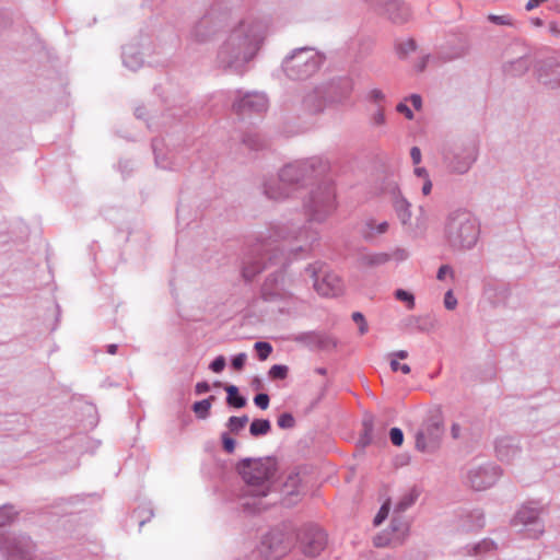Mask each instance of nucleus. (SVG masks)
I'll list each match as a JSON object with an SVG mask.
<instances>
[{
  "mask_svg": "<svg viewBox=\"0 0 560 560\" xmlns=\"http://www.w3.org/2000/svg\"><path fill=\"white\" fill-rule=\"evenodd\" d=\"M300 167L287 165L282 168L278 182L269 183L266 187V195L271 199H280L289 195V185L299 179Z\"/></svg>",
  "mask_w": 560,
  "mask_h": 560,
  "instance_id": "7ed1b4c3",
  "label": "nucleus"
},
{
  "mask_svg": "<svg viewBox=\"0 0 560 560\" xmlns=\"http://www.w3.org/2000/svg\"><path fill=\"white\" fill-rule=\"evenodd\" d=\"M375 545H376V546H378V547H381V546H385V545H386V542H383V541L381 540V537H376V538H375Z\"/></svg>",
  "mask_w": 560,
  "mask_h": 560,
  "instance_id": "3c124183",
  "label": "nucleus"
},
{
  "mask_svg": "<svg viewBox=\"0 0 560 560\" xmlns=\"http://www.w3.org/2000/svg\"><path fill=\"white\" fill-rule=\"evenodd\" d=\"M211 408V401L210 399H203L200 401H197L194 404V411L199 418H206L209 413V410Z\"/></svg>",
  "mask_w": 560,
  "mask_h": 560,
  "instance_id": "2eb2a0df",
  "label": "nucleus"
},
{
  "mask_svg": "<svg viewBox=\"0 0 560 560\" xmlns=\"http://www.w3.org/2000/svg\"><path fill=\"white\" fill-rule=\"evenodd\" d=\"M460 433V427L458 424H453L452 427V435L454 439H457Z\"/></svg>",
  "mask_w": 560,
  "mask_h": 560,
  "instance_id": "a18cd8bd",
  "label": "nucleus"
},
{
  "mask_svg": "<svg viewBox=\"0 0 560 560\" xmlns=\"http://www.w3.org/2000/svg\"><path fill=\"white\" fill-rule=\"evenodd\" d=\"M495 472L485 468L474 470L469 475V481L471 487L478 491L491 487L495 482Z\"/></svg>",
  "mask_w": 560,
  "mask_h": 560,
  "instance_id": "1a4fd4ad",
  "label": "nucleus"
},
{
  "mask_svg": "<svg viewBox=\"0 0 560 560\" xmlns=\"http://www.w3.org/2000/svg\"><path fill=\"white\" fill-rule=\"evenodd\" d=\"M392 358H395L397 361L398 359L404 360L407 359L408 352L405 350H399L390 355Z\"/></svg>",
  "mask_w": 560,
  "mask_h": 560,
  "instance_id": "37998d69",
  "label": "nucleus"
},
{
  "mask_svg": "<svg viewBox=\"0 0 560 560\" xmlns=\"http://www.w3.org/2000/svg\"><path fill=\"white\" fill-rule=\"evenodd\" d=\"M537 516L538 512L535 509L524 506L517 512L516 518L523 524H528L534 522Z\"/></svg>",
  "mask_w": 560,
  "mask_h": 560,
  "instance_id": "ddd939ff",
  "label": "nucleus"
},
{
  "mask_svg": "<svg viewBox=\"0 0 560 560\" xmlns=\"http://www.w3.org/2000/svg\"><path fill=\"white\" fill-rule=\"evenodd\" d=\"M246 358L247 357L245 353H240V354L235 355L232 360L233 369L236 371H241L245 365Z\"/></svg>",
  "mask_w": 560,
  "mask_h": 560,
  "instance_id": "c756f323",
  "label": "nucleus"
},
{
  "mask_svg": "<svg viewBox=\"0 0 560 560\" xmlns=\"http://www.w3.org/2000/svg\"><path fill=\"white\" fill-rule=\"evenodd\" d=\"M417 495L413 493V492H410L409 494H407L397 505V509L399 511H405L408 506H410L415 500H416Z\"/></svg>",
  "mask_w": 560,
  "mask_h": 560,
  "instance_id": "bb28decb",
  "label": "nucleus"
},
{
  "mask_svg": "<svg viewBox=\"0 0 560 560\" xmlns=\"http://www.w3.org/2000/svg\"><path fill=\"white\" fill-rule=\"evenodd\" d=\"M372 121L376 126H381L385 122V116L382 107H377L376 112L372 116Z\"/></svg>",
  "mask_w": 560,
  "mask_h": 560,
  "instance_id": "473e14b6",
  "label": "nucleus"
},
{
  "mask_svg": "<svg viewBox=\"0 0 560 560\" xmlns=\"http://www.w3.org/2000/svg\"><path fill=\"white\" fill-rule=\"evenodd\" d=\"M268 102L265 95L259 93L245 94L233 103V110L238 115L261 113L267 109Z\"/></svg>",
  "mask_w": 560,
  "mask_h": 560,
  "instance_id": "20e7f679",
  "label": "nucleus"
},
{
  "mask_svg": "<svg viewBox=\"0 0 560 560\" xmlns=\"http://www.w3.org/2000/svg\"><path fill=\"white\" fill-rule=\"evenodd\" d=\"M396 298L399 301H404L408 303V308L411 310L415 306L413 295L405 290H397L395 293Z\"/></svg>",
  "mask_w": 560,
  "mask_h": 560,
  "instance_id": "6ab92c4d",
  "label": "nucleus"
},
{
  "mask_svg": "<svg viewBox=\"0 0 560 560\" xmlns=\"http://www.w3.org/2000/svg\"><path fill=\"white\" fill-rule=\"evenodd\" d=\"M304 66L303 74H307L308 72L315 69V62H310L308 59L303 57V51L292 56L290 59L285 60V70L288 72H292L295 68L300 66Z\"/></svg>",
  "mask_w": 560,
  "mask_h": 560,
  "instance_id": "9d476101",
  "label": "nucleus"
},
{
  "mask_svg": "<svg viewBox=\"0 0 560 560\" xmlns=\"http://www.w3.org/2000/svg\"><path fill=\"white\" fill-rule=\"evenodd\" d=\"M228 393V404L235 408H242L246 405V399L238 395V390L235 386L230 385L225 388Z\"/></svg>",
  "mask_w": 560,
  "mask_h": 560,
  "instance_id": "f8f14e48",
  "label": "nucleus"
},
{
  "mask_svg": "<svg viewBox=\"0 0 560 560\" xmlns=\"http://www.w3.org/2000/svg\"><path fill=\"white\" fill-rule=\"evenodd\" d=\"M410 102L412 104V106L416 108V109H420L421 108V105H422V101H421V97L420 95L418 94H412L410 96Z\"/></svg>",
  "mask_w": 560,
  "mask_h": 560,
  "instance_id": "58836bf2",
  "label": "nucleus"
},
{
  "mask_svg": "<svg viewBox=\"0 0 560 560\" xmlns=\"http://www.w3.org/2000/svg\"><path fill=\"white\" fill-rule=\"evenodd\" d=\"M393 532L397 533L396 537L393 538L394 540H400L402 537H405L408 533V525L405 522L401 521H394L392 524Z\"/></svg>",
  "mask_w": 560,
  "mask_h": 560,
  "instance_id": "f3484780",
  "label": "nucleus"
},
{
  "mask_svg": "<svg viewBox=\"0 0 560 560\" xmlns=\"http://www.w3.org/2000/svg\"><path fill=\"white\" fill-rule=\"evenodd\" d=\"M1 549H7V550H9L10 548H9V547H4V546H2V545H1Z\"/></svg>",
  "mask_w": 560,
  "mask_h": 560,
  "instance_id": "864d4df0",
  "label": "nucleus"
},
{
  "mask_svg": "<svg viewBox=\"0 0 560 560\" xmlns=\"http://www.w3.org/2000/svg\"><path fill=\"white\" fill-rule=\"evenodd\" d=\"M223 448L228 453H233L235 450V441L228 434H222Z\"/></svg>",
  "mask_w": 560,
  "mask_h": 560,
  "instance_id": "c85d7f7f",
  "label": "nucleus"
},
{
  "mask_svg": "<svg viewBox=\"0 0 560 560\" xmlns=\"http://www.w3.org/2000/svg\"><path fill=\"white\" fill-rule=\"evenodd\" d=\"M410 156L413 162V164H419L421 162V151L418 147H413L410 150Z\"/></svg>",
  "mask_w": 560,
  "mask_h": 560,
  "instance_id": "f704fd0d",
  "label": "nucleus"
},
{
  "mask_svg": "<svg viewBox=\"0 0 560 560\" xmlns=\"http://www.w3.org/2000/svg\"><path fill=\"white\" fill-rule=\"evenodd\" d=\"M116 351H117V346H116V345H109V346H108V352H109L110 354H115V353H116Z\"/></svg>",
  "mask_w": 560,
  "mask_h": 560,
  "instance_id": "09e8293b",
  "label": "nucleus"
},
{
  "mask_svg": "<svg viewBox=\"0 0 560 560\" xmlns=\"http://www.w3.org/2000/svg\"><path fill=\"white\" fill-rule=\"evenodd\" d=\"M254 348L257 352L259 360H266L270 353L272 352V347L269 342L258 341L254 345Z\"/></svg>",
  "mask_w": 560,
  "mask_h": 560,
  "instance_id": "dca6fc26",
  "label": "nucleus"
},
{
  "mask_svg": "<svg viewBox=\"0 0 560 560\" xmlns=\"http://www.w3.org/2000/svg\"><path fill=\"white\" fill-rule=\"evenodd\" d=\"M389 503L385 502L380 509L377 515L375 516L374 523L375 525H380L388 515Z\"/></svg>",
  "mask_w": 560,
  "mask_h": 560,
  "instance_id": "cd10ccee",
  "label": "nucleus"
},
{
  "mask_svg": "<svg viewBox=\"0 0 560 560\" xmlns=\"http://www.w3.org/2000/svg\"><path fill=\"white\" fill-rule=\"evenodd\" d=\"M210 389V386L207 382H200V383H197L196 385V393L197 394H203V393H207L209 392Z\"/></svg>",
  "mask_w": 560,
  "mask_h": 560,
  "instance_id": "ea45409f",
  "label": "nucleus"
},
{
  "mask_svg": "<svg viewBox=\"0 0 560 560\" xmlns=\"http://www.w3.org/2000/svg\"><path fill=\"white\" fill-rule=\"evenodd\" d=\"M368 100L375 103L377 107H381V104L385 100L384 93L378 89H373L368 94Z\"/></svg>",
  "mask_w": 560,
  "mask_h": 560,
  "instance_id": "aec40b11",
  "label": "nucleus"
},
{
  "mask_svg": "<svg viewBox=\"0 0 560 560\" xmlns=\"http://www.w3.org/2000/svg\"><path fill=\"white\" fill-rule=\"evenodd\" d=\"M446 275H451L453 277V270L448 266H446V265L441 266L439 271H438V276H436L438 279L439 280H444Z\"/></svg>",
  "mask_w": 560,
  "mask_h": 560,
  "instance_id": "e433bc0d",
  "label": "nucleus"
},
{
  "mask_svg": "<svg viewBox=\"0 0 560 560\" xmlns=\"http://www.w3.org/2000/svg\"><path fill=\"white\" fill-rule=\"evenodd\" d=\"M298 481H300V478L298 475L294 477L290 476L288 482L285 483V488L290 487V482H292V485H295V482H298Z\"/></svg>",
  "mask_w": 560,
  "mask_h": 560,
  "instance_id": "de8ad7c7",
  "label": "nucleus"
},
{
  "mask_svg": "<svg viewBox=\"0 0 560 560\" xmlns=\"http://www.w3.org/2000/svg\"><path fill=\"white\" fill-rule=\"evenodd\" d=\"M248 422V417H231L228 422V427L231 432L238 433L241 430L245 428Z\"/></svg>",
  "mask_w": 560,
  "mask_h": 560,
  "instance_id": "4468645a",
  "label": "nucleus"
},
{
  "mask_svg": "<svg viewBox=\"0 0 560 560\" xmlns=\"http://www.w3.org/2000/svg\"><path fill=\"white\" fill-rule=\"evenodd\" d=\"M431 189H432V183L429 178H425L424 179V184L422 186V192L423 195H429L431 192Z\"/></svg>",
  "mask_w": 560,
  "mask_h": 560,
  "instance_id": "79ce46f5",
  "label": "nucleus"
},
{
  "mask_svg": "<svg viewBox=\"0 0 560 560\" xmlns=\"http://www.w3.org/2000/svg\"><path fill=\"white\" fill-rule=\"evenodd\" d=\"M271 430L269 420L256 419L250 423L249 432L253 436L266 435Z\"/></svg>",
  "mask_w": 560,
  "mask_h": 560,
  "instance_id": "9b49d317",
  "label": "nucleus"
},
{
  "mask_svg": "<svg viewBox=\"0 0 560 560\" xmlns=\"http://www.w3.org/2000/svg\"><path fill=\"white\" fill-rule=\"evenodd\" d=\"M262 545L267 548L265 551L266 556L277 559L287 553L291 546V540L281 532H272L265 538Z\"/></svg>",
  "mask_w": 560,
  "mask_h": 560,
  "instance_id": "423d86ee",
  "label": "nucleus"
},
{
  "mask_svg": "<svg viewBox=\"0 0 560 560\" xmlns=\"http://www.w3.org/2000/svg\"><path fill=\"white\" fill-rule=\"evenodd\" d=\"M415 174L419 177H423L424 179L429 178L428 173H427L425 168H423V167H417L415 170Z\"/></svg>",
  "mask_w": 560,
  "mask_h": 560,
  "instance_id": "c03bdc74",
  "label": "nucleus"
},
{
  "mask_svg": "<svg viewBox=\"0 0 560 560\" xmlns=\"http://www.w3.org/2000/svg\"><path fill=\"white\" fill-rule=\"evenodd\" d=\"M444 304L447 310H454L457 305V300L451 290L445 293Z\"/></svg>",
  "mask_w": 560,
  "mask_h": 560,
  "instance_id": "7c9ffc66",
  "label": "nucleus"
},
{
  "mask_svg": "<svg viewBox=\"0 0 560 560\" xmlns=\"http://www.w3.org/2000/svg\"><path fill=\"white\" fill-rule=\"evenodd\" d=\"M236 470L252 497L268 495L278 474L277 460L272 457L244 458L236 465Z\"/></svg>",
  "mask_w": 560,
  "mask_h": 560,
  "instance_id": "f257e3e1",
  "label": "nucleus"
},
{
  "mask_svg": "<svg viewBox=\"0 0 560 560\" xmlns=\"http://www.w3.org/2000/svg\"><path fill=\"white\" fill-rule=\"evenodd\" d=\"M352 319L359 325L360 335H364L368 332V324L365 322L364 316L361 313H359V312L353 313Z\"/></svg>",
  "mask_w": 560,
  "mask_h": 560,
  "instance_id": "412c9836",
  "label": "nucleus"
},
{
  "mask_svg": "<svg viewBox=\"0 0 560 560\" xmlns=\"http://www.w3.org/2000/svg\"><path fill=\"white\" fill-rule=\"evenodd\" d=\"M397 110L399 113L404 114L406 116V118H408V119L413 118V114H412L411 109L404 103H400L397 105Z\"/></svg>",
  "mask_w": 560,
  "mask_h": 560,
  "instance_id": "72a5a7b5",
  "label": "nucleus"
},
{
  "mask_svg": "<svg viewBox=\"0 0 560 560\" xmlns=\"http://www.w3.org/2000/svg\"><path fill=\"white\" fill-rule=\"evenodd\" d=\"M390 368L394 372L410 373V366L408 364H400L395 358H390Z\"/></svg>",
  "mask_w": 560,
  "mask_h": 560,
  "instance_id": "393cba45",
  "label": "nucleus"
},
{
  "mask_svg": "<svg viewBox=\"0 0 560 560\" xmlns=\"http://www.w3.org/2000/svg\"><path fill=\"white\" fill-rule=\"evenodd\" d=\"M390 441L394 445L400 446L404 442V434L400 429L393 428L389 432Z\"/></svg>",
  "mask_w": 560,
  "mask_h": 560,
  "instance_id": "b1692460",
  "label": "nucleus"
},
{
  "mask_svg": "<svg viewBox=\"0 0 560 560\" xmlns=\"http://www.w3.org/2000/svg\"><path fill=\"white\" fill-rule=\"evenodd\" d=\"M327 545V535L320 529L310 530L302 539V551L305 556H318Z\"/></svg>",
  "mask_w": 560,
  "mask_h": 560,
  "instance_id": "0eeeda50",
  "label": "nucleus"
},
{
  "mask_svg": "<svg viewBox=\"0 0 560 560\" xmlns=\"http://www.w3.org/2000/svg\"><path fill=\"white\" fill-rule=\"evenodd\" d=\"M278 425L282 429H289L294 425V418L290 413H282L278 418Z\"/></svg>",
  "mask_w": 560,
  "mask_h": 560,
  "instance_id": "4be33fe9",
  "label": "nucleus"
},
{
  "mask_svg": "<svg viewBox=\"0 0 560 560\" xmlns=\"http://www.w3.org/2000/svg\"><path fill=\"white\" fill-rule=\"evenodd\" d=\"M489 19L491 21L495 22L497 24H501V25L510 24L509 18L504 16V15H501V16L490 15Z\"/></svg>",
  "mask_w": 560,
  "mask_h": 560,
  "instance_id": "4c0bfd02",
  "label": "nucleus"
},
{
  "mask_svg": "<svg viewBox=\"0 0 560 560\" xmlns=\"http://www.w3.org/2000/svg\"><path fill=\"white\" fill-rule=\"evenodd\" d=\"M288 375V368L285 365H273L269 370V376L273 380H283Z\"/></svg>",
  "mask_w": 560,
  "mask_h": 560,
  "instance_id": "a211bd4d",
  "label": "nucleus"
},
{
  "mask_svg": "<svg viewBox=\"0 0 560 560\" xmlns=\"http://www.w3.org/2000/svg\"><path fill=\"white\" fill-rule=\"evenodd\" d=\"M314 288L323 296H337L343 291V282L338 275L326 272L316 277Z\"/></svg>",
  "mask_w": 560,
  "mask_h": 560,
  "instance_id": "39448f33",
  "label": "nucleus"
},
{
  "mask_svg": "<svg viewBox=\"0 0 560 560\" xmlns=\"http://www.w3.org/2000/svg\"><path fill=\"white\" fill-rule=\"evenodd\" d=\"M478 233V224L469 212H455L447 221L446 236L453 247L470 248L476 243Z\"/></svg>",
  "mask_w": 560,
  "mask_h": 560,
  "instance_id": "f03ea898",
  "label": "nucleus"
},
{
  "mask_svg": "<svg viewBox=\"0 0 560 560\" xmlns=\"http://www.w3.org/2000/svg\"><path fill=\"white\" fill-rule=\"evenodd\" d=\"M259 271H260V267L259 266H256L254 269H250L249 267H244L243 276H244L245 279L249 280Z\"/></svg>",
  "mask_w": 560,
  "mask_h": 560,
  "instance_id": "c9c22d12",
  "label": "nucleus"
},
{
  "mask_svg": "<svg viewBox=\"0 0 560 560\" xmlns=\"http://www.w3.org/2000/svg\"><path fill=\"white\" fill-rule=\"evenodd\" d=\"M546 1L547 0H528V2L526 3V10L532 11Z\"/></svg>",
  "mask_w": 560,
  "mask_h": 560,
  "instance_id": "a19ab883",
  "label": "nucleus"
},
{
  "mask_svg": "<svg viewBox=\"0 0 560 560\" xmlns=\"http://www.w3.org/2000/svg\"><path fill=\"white\" fill-rule=\"evenodd\" d=\"M416 49V44L412 39H409L407 43H406V51H412Z\"/></svg>",
  "mask_w": 560,
  "mask_h": 560,
  "instance_id": "49530a36",
  "label": "nucleus"
},
{
  "mask_svg": "<svg viewBox=\"0 0 560 560\" xmlns=\"http://www.w3.org/2000/svg\"><path fill=\"white\" fill-rule=\"evenodd\" d=\"M13 513L11 508H1L0 509V526H4L9 524L13 520Z\"/></svg>",
  "mask_w": 560,
  "mask_h": 560,
  "instance_id": "5701e85b",
  "label": "nucleus"
},
{
  "mask_svg": "<svg viewBox=\"0 0 560 560\" xmlns=\"http://www.w3.org/2000/svg\"><path fill=\"white\" fill-rule=\"evenodd\" d=\"M317 371L319 372V374H324L325 373V371L322 370V369H318Z\"/></svg>",
  "mask_w": 560,
  "mask_h": 560,
  "instance_id": "603ef678",
  "label": "nucleus"
},
{
  "mask_svg": "<svg viewBox=\"0 0 560 560\" xmlns=\"http://www.w3.org/2000/svg\"><path fill=\"white\" fill-rule=\"evenodd\" d=\"M386 229H387V223L386 222L380 224L378 233H384L386 231Z\"/></svg>",
  "mask_w": 560,
  "mask_h": 560,
  "instance_id": "8fccbe9b",
  "label": "nucleus"
},
{
  "mask_svg": "<svg viewBox=\"0 0 560 560\" xmlns=\"http://www.w3.org/2000/svg\"><path fill=\"white\" fill-rule=\"evenodd\" d=\"M254 402L256 404L257 407H259L260 409L265 410L269 406V396L267 394H264V393L258 394V395L255 396Z\"/></svg>",
  "mask_w": 560,
  "mask_h": 560,
  "instance_id": "a878e982",
  "label": "nucleus"
},
{
  "mask_svg": "<svg viewBox=\"0 0 560 560\" xmlns=\"http://www.w3.org/2000/svg\"><path fill=\"white\" fill-rule=\"evenodd\" d=\"M224 366H225V359L222 355L214 359V361L210 365L211 370L215 373H220L221 371H223Z\"/></svg>",
  "mask_w": 560,
  "mask_h": 560,
  "instance_id": "2f4dec72",
  "label": "nucleus"
},
{
  "mask_svg": "<svg viewBox=\"0 0 560 560\" xmlns=\"http://www.w3.org/2000/svg\"><path fill=\"white\" fill-rule=\"evenodd\" d=\"M442 430L438 423L428 425L424 430L417 433L416 446L420 451L434 448L441 436Z\"/></svg>",
  "mask_w": 560,
  "mask_h": 560,
  "instance_id": "6e6552de",
  "label": "nucleus"
}]
</instances>
